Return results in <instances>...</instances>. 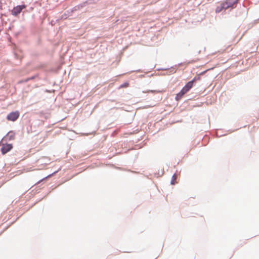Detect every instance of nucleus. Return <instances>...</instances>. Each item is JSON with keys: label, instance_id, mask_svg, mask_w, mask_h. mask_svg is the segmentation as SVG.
I'll return each mask as SVG.
<instances>
[{"label": "nucleus", "instance_id": "obj_7", "mask_svg": "<svg viewBox=\"0 0 259 259\" xmlns=\"http://www.w3.org/2000/svg\"><path fill=\"white\" fill-rule=\"evenodd\" d=\"M228 6H225L223 5V3H222L220 6H218L216 9H215V12L216 13H220L224 9H227V7Z\"/></svg>", "mask_w": 259, "mask_h": 259}, {"label": "nucleus", "instance_id": "obj_13", "mask_svg": "<svg viewBox=\"0 0 259 259\" xmlns=\"http://www.w3.org/2000/svg\"><path fill=\"white\" fill-rule=\"evenodd\" d=\"M29 79H30V78H27V79H26L25 80V81H25V82H27V81H28V80H29Z\"/></svg>", "mask_w": 259, "mask_h": 259}, {"label": "nucleus", "instance_id": "obj_1", "mask_svg": "<svg viewBox=\"0 0 259 259\" xmlns=\"http://www.w3.org/2000/svg\"><path fill=\"white\" fill-rule=\"evenodd\" d=\"M193 86L192 81H189L181 90V91L177 94L176 96V100L177 101L180 100L183 96L186 94Z\"/></svg>", "mask_w": 259, "mask_h": 259}, {"label": "nucleus", "instance_id": "obj_3", "mask_svg": "<svg viewBox=\"0 0 259 259\" xmlns=\"http://www.w3.org/2000/svg\"><path fill=\"white\" fill-rule=\"evenodd\" d=\"M19 115L20 113L18 111L12 112L7 115V119L9 121H15L19 118Z\"/></svg>", "mask_w": 259, "mask_h": 259}, {"label": "nucleus", "instance_id": "obj_2", "mask_svg": "<svg viewBox=\"0 0 259 259\" xmlns=\"http://www.w3.org/2000/svg\"><path fill=\"white\" fill-rule=\"evenodd\" d=\"M193 86L192 81H189L181 90V91L177 94L176 96V100L177 101L180 100L183 96L186 94Z\"/></svg>", "mask_w": 259, "mask_h": 259}, {"label": "nucleus", "instance_id": "obj_12", "mask_svg": "<svg viewBox=\"0 0 259 259\" xmlns=\"http://www.w3.org/2000/svg\"><path fill=\"white\" fill-rule=\"evenodd\" d=\"M209 70V69H207V70H205V71H203V72H201V73H200L199 74V75H203V74H204L205 72H207L208 70Z\"/></svg>", "mask_w": 259, "mask_h": 259}, {"label": "nucleus", "instance_id": "obj_9", "mask_svg": "<svg viewBox=\"0 0 259 259\" xmlns=\"http://www.w3.org/2000/svg\"><path fill=\"white\" fill-rule=\"evenodd\" d=\"M177 177H178V175L177 174H174L172 176V177L171 178V182H170V184L171 185H175V184L178 183V182L176 181Z\"/></svg>", "mask_w": 259, "mask_h": 259}, {"label": "nucleus", "instance_id": "obj_8", "mask_svg": "<svg viewBox=\"0 0 259 259\" xmlns=\"http://www.w3.org/2000/svg\"><path fill=\"white\" fill-rule=\"evenodd\" d=\"M7 138L9 140H13L15 138V133L13 132H10L7 135Z\"/></svg>", "mask_w": 259, "mask_h": 259}, {"label": "nucleus", "instance_id": "obj_6", "mask_svg": "<svg viewBox=\"0 0 259 259\" xmlns=\"http://www.w3.org/2000/svg\"><path fill=\"white\" fill-rule=\"evenodd\" d=\"M13 148V145L11 144H3L1 148V152L3 154H5L9 152Z\"/></svg>", "mask_w": 259, "mask_h": 259}, {"label": "nucleus", "instance_id": "obj_11", "mask_svg": "<svg viewBox=\"0 0 259 259\" xmlns=\"http://www.w3.org/2000/svg\"><path fill=\"white\" fill-rule=\"evenodd\" d=\"M199 79H200L199 77H195L191 81H192V83L193 84L194 82Z\"/></svg>", "mask_w": 259, "mask_h": 259}, {"label": "nucleus", "instance_id": "obj_10", "mask_svg": "<svg viewBox=\"0 0 259 259\" xmlns=\"http://www.w3.org/2000/svg\"><path fill=\"white\" fill-rule=\"evenodd\" d=\"M56 172H54L53 174H51V175H50L49 176H48L47 177H46V178L42 179V180H40L39 182H38L37 184L38 183H40L41 182H42L43 180H44L45 179H46L47 178H50L52 176H53L54 174H55Z\"/></svg>", "mask_w": 259, "mask_h": 259}, {"label": "nucleus", "instance_id": "obj_5", "mask_svg": "<svg viewBox=\"0 0 259 259\" xmlns=\"http://www.w3.org/2000/svg\"><path fill=\"white\" fill-rule=\"evenodd\" d=\"M238 0H226L223 2V5L228 6L227 9L231 8H234L236 7Z\"/></svg>", "mask_w": 259, "mask_h": 259}, {"label": "nucleus", "instance_id": "obj_4", "mask_svg": "<svg viewBox=\"0 0 259 259\" xmlns=\"http://www.w3.org/2000/svg\"><path fill=\"white\" fill-rule=\"evenodd\" d=\"M26 8V6L23 5H20V6H17L13 8V9L12 11V14L13 16H17L19 14L21 13L22 10Z\"/></svg>", "mask_w": 259, "mask_h": 259}]
</instances>
